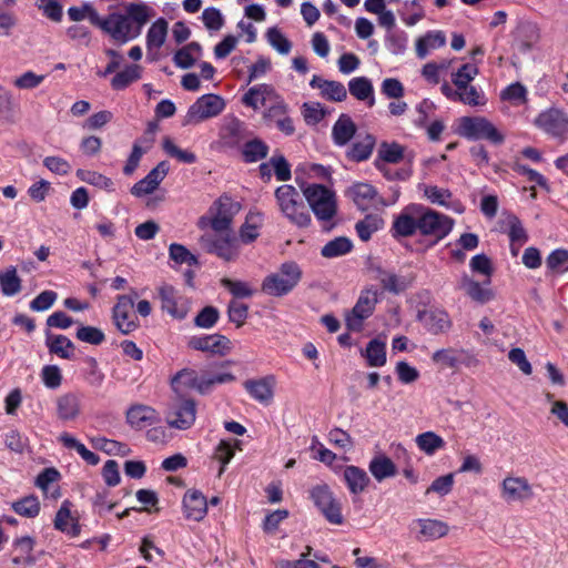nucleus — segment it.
I'll list each match as a JSON object with an SVG mask.
<instances>
[{
    "label": "nucleus",
    "instance_id": "nucleus-1",
    "mask_svg": "<svg viewBox=\"0 0 568 568\" xmlns=\"http://www.w3.org/2000/svg\"><path fill=\"white\" fill-rule=\"evenodd\" d=\"M454 224V219L444 213L410 203L394 216L389 232L395 240L419 235L428 246H435L449 235Z\"/></svg>",
    "mask_w": 568,
    "mask_h": 568
},
{
    "label": "nucleus",
    "instance_id": "nucleus-2",
    "mask_svg": "<svg viewBox=\"0 0 568 568\" xmlns=\"http://www.w3.org/2000/svg\"><path fill=\"white\" fill-rule=\"evenodd\" d=\"M153 16L154 10L145 2H129L123 11H113L104 17L92 12L91 23L123 45L138 39Z\"/></svg>",
    "mask_w": 568,
    "mask_h": 568
},
{
    "label": "nucleus",
    "instance_id": "nucleus-3",
    "mask_svg": "<svg viewBox=\"0 0 568 568\" xmlns=\"http://www.w3.org/2000/svg\"><path fill=\"white\" fill-rule=\"evenodd\" d=\"M303 195L323 230L329 232L338 210L335 192L323 184L312 183L303 189Z\"/></svg>",
    "mask_w": 568,
    "mask_h": 568
},
{
    "label": "nucleus",
    "instance_id": "nucleus-4",
    "mask_svg": "<svg viewBox=\"0 0 568 568\" xmlns=\"http://www.w3.org/2000/svg\"><path fill=\"white\" fill-rule=\"evenodd\" d=\"M274 196L280 212L291 224L300 229L311 225V214L298 191L293 185L283 184L278 186Z\"/></svg>",
    "mask_w": 568,
    "mask_h": 568
},
{
    "label": "nucleus",
    "instance_id": "nucleus-5",
    "mask_svg": "<svg viewBox=\"0 0 568 568\" xmlns=\"http://www.w3.org/2000/svg\"><path fill=\"white\" fill-rule=\"evenodd\" d=\"M302 274V270L296 262H284L281 264L278 272L264 277L261 288L270 296L283 297L297 286Z\"/></svg>",
    "mask_w": 568,
    "mask_h": 568
},
{
    "label": "nucleus",
    "instance_id": "nucleus-6",
    "mask_svg": "<svg viewBox=\"0 0 568 568\" xmlns=\"http://www.w3.org/2000/svg\"><path fill=\"white\" fill-rule=\"evenodd\" d=\"M457 133L469 141L486 140L494 145L505 142L504 133L487 118L479 115L460 118Z\"/></svg>",
    "mask_w": 568,
    "mask_h": 568
},
{
    "label": "nucleus",
    "instance_id": "nucleus-7",
    "mask_svg": "<svg viewBox=\"0 0 568 568\" xmlns=\"http://www.w3.org/2000/svg\"><path fill=\"white\" fill-rule=\"evenodd\" d=\"M379 291L369 286L364 288L354 307L345 316V324L351 332H361L363 329L364 321L371 317L379 302Z\"/></svg>",
    "mask_w": 568,
    "mask_h": 568
},
{
    "label": "nucleus",
    "instance_id": "nucleus-8",
    "mask_svg": "<svg viewBox=\"0 0 568 568\" xmlns=\"http://www.w3.org/2000/svg\"><path fill=\"white\" fill-rule=\"evenodd\" d=\"M310 498L329 524L342 525L344 523L341 503L335 498L328 485L313 486L310 489Z\"/></svg>",
    "mask_w": 568,
    "mask_h": 568
},
{
    "label": "nucleus",
    "instance_id": "nucleus-9",
    "mask_svg": "<svg viewBox=\"0 0 568 568\" xmlns=\"http://www.w3.org/2000/svg\"><path fill=\"white\" fill-rule=\"evenodd\" d=\"M196 419V403L190 397H176L166 412V423L171 428L185 430L191 428Z\"/></svg>",
    "mask_w": 568,
    "mask_h": 568
},
{
    "label": "nucleus",
    "instance_id": "nucleus-10",
    "mask_svg": "<svg viewBox=\"0 0 568 568\" xmlns=\"http://www.w3.org/2000/svg\"><path fill=\"white\" fill-rule=\"evenodd\" d=\"M225 109V101L222 97L214 93H206L196 99L189 108L186 118L191 123H199L204 120L215 118Z\"/></svg>",
    "mask_w": 568,
    "mask_h": 568
},
{
    "label": "nucleus",
    "instance_id": "nucleus-11",
    "mask_svg": "<svg viewBox=\"0 0 568 568\" xmlns=\"http://www.w3.org/2000/svg\"><path fill=\"white\" fill-rule=\"evenodd\" d=\"M250 132L246 124L237 118L226 119L219 132L217 143L224 150H239Z\"/></svg>",
    "mask_w": 568,
    "mask_h": 568
},
{
    "label": "nucleus",
    "instance_id": "nucleus-12",
    "mask_svg": "<svg viewBox=\"0 0 568 568\" xmlns=\"http://www.w3.org/2000/svg\"><path fill=\"white\" fill-rule=\"evenodd\" d=\"M134 298L130 295H119L112 310V318L116 328L124 335L135 331L139 322L134 313Z\"/></svg>",
    "mask_w": 568,
    "mask_h": 568
},
{
    "label": "nucleus",
    "instance_id": "nucleus-13",
    "mask_svg": "<svg viewBox=\"0 0 568 568\" xmlns=\"http://www.w3.org/2000/svg\"><path fill=\"white\" fill-rule=\"evenodd\" d=\"M158 294L163 312L180 321L186 317L189 307L186 305L185 298L173 285L166 283L160 285L158 288Z\"/></svg>",
    "mask_w": 568,
    "mask_h": 568
},
{
    "label": "nucleus",
    "instance_id": "nucleus-14",
    "mask_svg": "<svg viewBox=\"0 0 568 568\" xmlns=\"http://www.w3.org/2000/svg\"><path fill=\"white\" fill-rule=\"evenodd\" d=\"M346 195L353 200L361 211H367L377 204L387 206L386 202L378 195L377 190L368 183H354L347 189Z\"/></svg>",
    "mask_w": 568,
    "mask_h": 568
},
{
    "label": "nucleus",
    "instance_id": "nucleus-15",
    "mask_svg": "<svg viewBox=\"0 0 568 568\" xmlns=\"http://www.w3.org/2000/svg\"><path fill=\"white\" fill-rule=\"evenodd\" d=\"M202 241L209 253L215 254L226 262L235 261L239 257L240 247L233 235L203 237Z\"/></svg>",
    "mask_w": 568,
    "mask_h": 568
},
{
    "label": "nucleus",
    "instance_id": "nucleus-16",
    "mask_svg": "<svg viewBox=\"0 0 568 568\" xmlns=\"http://www.w3.org/2000/svg\"><path fill=\"white\" fill-rule=\"evenodd\" d=\"M170 387L176 397H186L191 390L201 394L202 374L192 368H182L171 376Z\"/></svg>",
    "mask_w": 568,
    "mask_h": 568
},
{
    "label": "nucleus",
    "instance_id": "nucleus-17",
    "mask_svg": "<svg viewBox=\"0 0 568 568\" xmlns=\"http://www.w3.org/2000/svg\"><path fill=\"white\" fill-rule=\"evenodd\" d=\"M417 320L433 335L447 333L453 326L449 314L438 307L418 311Z\"/></svg>",
    "mask_w": 568,
    "mask_h": 568
},
{
    "label": "nucleus",
    "instance_id": "nucleus-18",
    "mask_svg": "<svg viewBox=\"0 0 568 568\" xmlns=\"http://www.w3.org/2000/svg\"><path fill=\"white\" fill-rule=\"evenodd\" d=\"M501 497L507 503H521L531 499L534 490L525 477L508 476L501 481Z\"/></svg>",
    "mask_w": 568,
    "mask_h": 568
},
{
    "label": "nucleus",
    "instance_id": "nucleus-19",
    "mask_svg": "<svg viewBox=\"0 0 568 568\" xmlns=\"http://www.w3.org/2000/svg\"><path fill=\"white\" fill-rule=\"evenodd\" d=\"M169 30V22L160 17L152 22L146 31L145 45H146V58L150 62H154L159 59V51L165 43Z\"/></svg>",
    "mask_w": 568,
    "mask_h": 568
},
{
    "label": "nucleus",
    "instance_id": "nucleus-20",
    "mask_svg": "<svg viewBox=\"0 0 568 568\" xmlns=\"http://www.w3.org/2000/svg\"><path fill=\"white\" fill-rule=\"evenodd\" d=\"M535 124L552 136H560L568 129V116L561 110L550 108L537 115Z\"/></svg>",
    "mask_w": 568,
    "mask_h": 568
},
{
    "label": "nucleus",
    "instance_id": "nucleus-21",
    "mask_svg": "<svg viewBox=\"0 0 568 568\" xmlns=\"http://www.w3.org/2000/svg\"><path fill=\"white\" fill-rule=\"evenodd\" d=\"M237 204L229 196H221L214 202L215 213L211 219V227L215 232H226L230 230L233 216L237 211Z\"/></svg>",
    "mask_w": 568,
    "mask_h": 568
},
{
    "label": "nucleus",
    "instance_id": "nucleus-22",
    "mask_svg": "<svg viewBox=\"0 0 568 568\" xmlns=\"http://www.w3.org/2000/svg\"><path fill=\"white\" fill-rule=\"evenodd\" d=\"M264 118L270 124L275 125V128L285 135L290 136L294 134V121L288 115V106L283 100H278L268 106L265 110Z\"/></svg>",
    "mask_w": 568,
    "mask_h": 568
},
{
    "label": "nucleus",
    "instance_id": "nucleus-23",
    "mask_svg": "<svg viewBox=\"0 0 568 568\" xmlns=\"http://www.w3.org/2000/svg\"><path fill=\"white\" fill-rule=\"evenodd\" d=\"M243 387L254 400L268 405L274 396L275 378L273 375H267L261 378L246 379Z\"/></svg>",
    "mask_w": 568,
    "mask_h": 568
},
{
    "label": "nucleus",
    "instance_id": "nucleus-24",
    "mask_svg": "<svg viewBox=\"0 0 568 568\" xmlns=\"http://www.w3.org/2000/svg\"><path fill=\"white\" fill-rule=\"evenodd\" d=\"M192 349L224 355L230 349V339L221 334L192 336L189 341Z\"/></svg>",
    "mask_w": 568,
    "mask_h": 568
},
{
    "label": "nucleus",
    "instance_id": "nucleus-25",
    "mask_svg": "<svg viewBox=\"0 0 568 568\" xmlns=\"http://www.w3.org/2000/svg\"><path fill=\"white\" fill-rule=\"evenodd\" d=\"M183 513L186 519L201 521L207 514L206 497L196 489H189L183 496Z\"/></svg>",
    "mask_w": 568,
    "mask_h": 568
},
{
    "label": "nucleus",
    "instance_id": "nucleus-26",
    "mask_svg": "<svg viewBox=\"0 0 568 568\" xmlns=\"http://www.w3.org/2000/svg\"><path fill=\"white\" fill-rule=\"evenodd\" d=\"M357 126L353 119L342 113L335 121L332 128V140L336 146H346L355 136Z\"/></svg>",
    "mask_w": 568,
    "mask_h": 568
},
{
    "label": "nucleus",
    "instance_id": "nucleus-27",
    "mask_svg": "<svg viewBox=\"0 0 568 568\" xmlns=\"http://www.w3.org/2000/svg\"><path fill=\"white\" fill-rule=\"evenodd\" d=\"M158 420L156 410L148 405H133L126 412V422L135 429H144Z\"/></svg>",
    "mask_w": 568,
    "mask_h": 568
},
{
    "label": "nucleus",
    "instance_id": "nucleus-28",
    "mask_svg": "<svg viewBox=\"0 0 568 568\" xmlns=\"http://www.w3.org/2000/svg\"><path fill=\"white\" fill-rule=\"evenodd\" d=\"M81 413V395L69 392L57 398V415L63 422L74 420Z\"/></svg>",
    "mask_w": 568,
    "mask_h": 568
},
{
    "label": "nucleus",
    "instance_id": "nucleus-29",
    "mask_svg": "<svg viewBox=\"0 0 568 568\" xmlns=\"http://www.w3.org/2000/svg\"><path fill=\"white\" fill-rule=\"evenodd\" d=\"M376 273V278L379 281L383 291L393 295H399L410 286V281L406 276L397 275L382 267H377Z\"/></svg>",
    "mask_w": 568,
    "mask_h": 568
},
{
    "label": "nucleus",
    "instance_id": "nucleus-30",
    "mask_svg": "<svg viewBox=\"0 0 568 568\" xmlns=\"http://www.w3.org/2000/svg\"><path fill=\"white\" fill-rule=\"evenodd\" d=\"M343 480L352 495L362 494L369 485V477L367 473L354 465H348L343 470Z\"/></svg>",
    "mask_w": 568,
    "mask_h": 568
},
{
    "label": "nucleus",
    "instance_id": "nucleus-31",
    "mask_svg": "<svg viewBox=\"0 0 568 568\" xmlns=\"http://www.w3.org/2000/svg\"><path fill=\"white\" fill-rule=\"evenodd\" d=\"M70 501L64 500L55 514L54 528L70 537H77L81 532L80 524L71 517Z\"/></svg>",
    "mask_w": 568,
    "mask_h": 568
},
{
    "label": "nucleus",
    "instance_id": "nucleus-32",
    "mask_svg": "<svg viewBox=\"0 0 568 568\" xmlns=\"http://www.w3.org/2000/svg\"><path fill=\"white\" fill-rule=\"evenodd\" d=\"M376 144V139L373 134H365L359 136L354 143L349 145L346 151V158L353 162H363L371 158Z\"/></svg>",
    "mask_w": 568,
    "mask_h": 568
},
{
    "label": "nucleus",
    "instance_id": "nucleus-33",
    "mask_svg": "<svg viewBox=\"0 0 568 568\" xmlns=\"http://www.w3.org/2000/svg\"><path fill=\"white\" fill-rule=\"evenodd\" d=\"M60 473L53 468H44L36 478V486L40 488L47 498L57 499L60 497V488L57 485Z\"/></svg>",
    "mask_w": 568,
    "mask_h": 568
},
{
    "label": "nucleus",
    "instance_id": "nucleus-34",
    "mask_svg": "<svg viewBox=\"0 0 568 568\" xmlns=\"http://www.w3.org/2000/svg\"><path fill=\"white\" fill-rule=\"evenodd\" d=\"M515 39L523 51H529L540 39L539 27L535 22L523 21L517 26Z\"/></svg>",
    "mask_w": 568,
    "mask_h": 568
},
{
    "label": "nucleus",
    "instance_id": "nucleus-35",
    "mask_svg": "<svg viewBox=\"0 0 568 568\" xmlns=\"http://www.w3.org/2000/svg\"><path fill=\"white\" fill-rule=\"evenodd\" d=\"M368 470L378 483L392 478L397 474L395 463L384 454H378L371 459Z\"/></svg>",
    "mask_w": 568,
    "mask_h": 568
},
{
    "label": "nucleus",
    "instance_id": "nucleus-36",
    "mask_svg": "<svg viewBox=\"0 0 568 568\" xmlns=\"http://www.w3.org/2000/svg\"><path fill=\"white\" fill-rule=\"evenodd\" d=\"M264 214L260 211H250L246 215L245 222L240 227V240L244 244L254 242L260 236Z\"/></svg>",
    "mask_w": 568,
    "mask_h": 568
},
{
    "label": "nucleus",
    "instance_id": "nucleus-37",
    "mask_svg": "<svg viewBox=\"0 0 568 568\" xmlns=\"http://www.w3.org/2000/svg\"><path fill=\"white\" fill-rule=\"evenodd\" d=\"M45 345L51 354H55L60 358L71 359L74 356V344L64 335H52L48 331L45 333Z\"/></svg>",
    "mask_w": 568,
    "mask_h": 568
},
{
    "label": "nucleus",
    "instance_id": "nucleus-38",
    "mask_svg": "<svg viewBox=\"0 0 568 568\" xmlns=\"http://www.w3.org/2000/svg\"><path fill=\"white\" fill-rule=\"evenodd\" d=\"M203 54L202 47L199 42L192 41L180 48L173 55L174 64L183 70L190 69L195 61Z\"/></svg>",
    "mask_w": 568,
    "mask_h": 568
},
{
    "label": "nucleus",
    "instance_id": "nucleus-39",
    "mask_svg": "<svg viewBox=\"0 0 568 568\" xmlns=\"http://www.w3.org/2000/svg\"><path fill=\"white\" fill-rule=\"evenodd\" d=\"M274 89L272 85L266 83H261L251 87L247 92L243 95L242 102L244 105L250 106L254 110L264 106L266 100L274 94Z\"/></svg>",
    "mask_w": 568,
    "mask_h": 568
},
{
    "label": "nucleus",
    "instance_id": "nucleus-40",
    "mask_svg": "<svg viewBox=\"0 0 568 568\" xmlns=\"http://www.w3.org/2000/svg\"><path fill=\"white\" fill-rule=\"evenodd\" d=\"M362 355L369 367H382L386 364V342L376 337L371 339Z\"/></svg>",
    "mask_w": 568,
    "mask_h": 568
},
{
    "label": "nucleus",
    "instance_id": "nucleus-41",
    "mask_svg": "<svg viewBox=\"0 0 568 568\" xmlns=\"http://www.w3.org/2000/svg\"><path fill=\"white\" fill-rule=\"evenodd\" d=\"M349 93L359 101H367L369 106L375 103L374 88L366 77H356L348 82Z\"/></svg>",
    "mask_w": 568,
    "mask_h": 568
},
{
    "label": "nucleus",
    "instance_id": "nucleus-42",
    "mask_svg": "<svg viewBox=\"0 0 568 568\" xmlns=\"http://www.w3.org/2000/svg\"><path fill=\"white\" fill-rule=\"evenodd\" d=\"M445 43L446 38L443 32L428 31L416 40V54L419 59H425L432 49L442 48Z\"/></svg>",
    "mask_w": 568,
    "mask_h": 568
},
{
    "label": "nucleus",
    "instance_id": "nucleus-43",
    "mask_svg": "<svg viewBox=\"0 0 568 568\" xmlns=\"http://www.w3.org/2000/svg\"><path fill=\"white\" fill-rule=\"evenodd\" d=\"M58 440L68 449H74L81 458L89 465L95 466L100 462V457L89 450L84 444H82L79 439H77L74 436L70 435L69 433H62Z\"/></svg>",
    "mask_w": 568,
    "mask_h": 568
},
{
    "label": "nucleus",
    "instance_id": "nucleus-44",
    "mask_svg": "<svg viewBox=\"0 0 568 568\" xmlns=\"http://www.w3.org/2000/svg\"><path fill=\"white\" fill-rule=\"evenodd\" d=\"M22 290V281L16 266H9L0 272V291L3 296L12 297Z\"/></svg>",
    "mask_w": 568,
    "mask_h": 568
},
{
    "label": "nucleus",
    "instance_id": "nucleus-45",
    "mask_svg": "<svg viewBox=\"0 0 568 568\" xmlns=\"http://www.w3.org/2000/svg\"><path fill=\"white\" fill-rule=\"evenodd\" d=\"M268 151V145L258 138L245 141L241 148L243 161L245 163H255L265 159Z\"/></svg>",
    "mask_w": 568,
    "mask_h": 568
},
{
    "label": "nucleus",
    "instance_id": "nucleus-46",
    "mask_svg": "<svg viewBox=\"0 0 568 568\" xmlns=\"http://www.w3.org/2000/svg\"><path fill=\"white\" fill-rule=\"evenodd\" d=\"M142 77V68L139 64H128L111 79L113 90L121 91Z\"/></svg>",
    "mask_w": 568,
    "mask_h": 568
},
{
    "label": "nucleus",
    "instance_id": "nucleus-47",
    "mask_svg": "<svg viewBox=\"0 0 568 568\" xmlns=\"http://www.w3.org/2000/svg\"><path fill=\"white\" fill-rule=\"evenodd\" d=\"M354 245L349 237L337 236L328 241L322 248L321 255L325 258H336L352 252Z\"/></svg>",
    "mask_w": 568,
    "mask_h": 568
},
{
    "label": "nucleus",
    "instance_id": "nucleus-48",
    "mask_svg": "<svg viewBox=\"0 0 568 568\" xmlns=\"http://www.w3.org/2000/svg\"><path fill=\"white\" fill-rule=\"evenodd\" d=\"M465 354L464 349H455L452 347L437 349L432 354L434 364L439 365L442 368H457L462 363V355Z\"/></svg>",
    "mask_w": 568,
    "mask_h": 568
},
{
    "label": "nucleus",
    "instance_id": "nucleus-49",
    "mask_svg": "<svg viewBox=\"0 0 568 568\" xmlns=\"http://www.w3.org/2000/svg\"><path fill=\"white\" fill-rule=\"evenodd\" d=\"M385 48L394 55H403L407 50L408 34L402 30L386 31L384 39Z\"/></svg>",
    "mask_w": 568,
    "mask_h": 568
},
{
    "label": "nucleus",
    "instance_id": "nucleus-50",
    "mask_svg": "<svg viewBox=\"0 0 568 568\" xmlns=\"http://www.w3.org/2000/svg\"><path fill=\"white\" fill-rule=\"evenodd\" d=\"M11 508L16 514L24 518H36L41 509L39 498L33 494L13 501Z\"/></svg>",
    "mask_w": 568,
    "mask_h": 568
},
{
    "label": "nucleus",
    "instance_id": "nucleus-51",
    "mask_svg": "<svg viewBox=\"0 0 568 568\" xmlns=\"http://www.w3.org/2000/svg\"><path fill=\"white\" fill-rule=\"evenodd\" d=\"M419 528L420 534L426 539H438L448 534L449 527L446 523L437 519L429 518H419L416 520Z\"/></svg>",
    "mask_w": 568,
    "mask_h": 568
},
{
    "label": "nucleus",
    "instance_id": "nucleus-52",
    "mask_svg": "<svg viewBox=\"0 0 568 568\" xmlns=\"http://www.w3.org/2000/svg\"><path fill=\"white\" fill-rule=\"evenodd\" d=\"M383 226V220L375 214H367L363 220L355 224L357 236L363 241L367 242L372 235L381 230Z\"/></svg>",
    "mask_w": 568,
    "mask_h": 568
},
{
    "label": "nucleus",
    "instance_id": "nucleus-53",
    "mask_svg": "<svg viewBox=\"0 0 568 568\" xmlns=\"http://www.w3.org/2000/svg\"><path fill=\"white\" fill-rule=\"evenodd\" d=\"M463 287L467 295L479 304H486L494 297V293L490 288L468 277L464 278Z\"/></svg>",
    "mask_w": 568,
    "mask_h": 568
},
{
    "label": "nucleus",
    "instance_id": "nucleus-54",
    "mask_svg": "<svg viewBox=\"0 0 568 568\" xmlns=\"http://www.w3.org/2000/svg\"><path fill=\"white\" fill-rule=\"evenodd\" d=\"M415 442L417 447L428 456L445 447V440L430 430L417 435Z\"/></svg>",
    "mask_w": 568,
    "mask_h": 568
},
{
    "label": "nucleus",
    "instance_id": "nucleus-55",
    "mask_svg": "<svg viewBox=\"0 0 568 568\" xmlns=\"http://www.w3.org/2000/svg\"><path fill=\"white\" fill-rule=\"evenodd\" d=\"M235 381L234 374L227 371H217L213 373H202V389L201 395H206L212 392L217 384H227Z\"/></svg>",
    "mask_w": 568,
    "mask_h": 568
},
{
    "label": "nucleus",
    "instance_id": "nucleus-56",
    "mask_svg": "<svg viewBox=\"0 0 568 568\" xmlns=\"http://www.w3.org/2000/svg\"><path fill=\"white\" fill-rule=\"evenodd\" d=\"M240 440H225L222 439L215 448V458L221 463L217 476L221 477L225 471L226 465L234 457V452L240 448Z\"/></svg>",
    "mask_w": 568,
    "mask_h": 568
},
{
    "label": "nucleus",
    "instance_id": "nucleus-57",
    "mask_svg": "<svg viewBox=\"0 0 568 568\" xmlns=\"http://www.w3.org/2000/svg\"><path fill=\"white\" fill-rule=\"evenodd\" d=\"M479 69L476 63H464L452 73V82L458 89H465L478 75Z\"/></svg>",
    "mask_w": 568,
    "mask_h": 568
},
{
    "label": "nucleus",
    "instance_id": "nucleus-58",
    "mask_svg": "<svg viewBox=\"0 0 568 568\" xmlns=\"http://www.w3.org/2000/svg\"><path fill=\"white\" fill-rule=\"evenodd\" d=\"M90 443L93 448L104 452L108 455H126L129 448L125 444L103 436L91 437Z\"/></svg>",
    "mask_w": 568,
    "mask_h": 568
},
{
    "label": "nucleus",
    "instance_id": "nucleus-59",
    "mask_svg": "<svg viewBox=\"0 0 568 568\" xmlns=\"http://www.w3.org/2000/svg\"><path fill=\"white\" fill-rule=\"evenodd\" d=\"M77 175L85 183L104 190L106 192H114V183L113 181L95 171H84L79 170Z\"/></svg>",
    "mask_w": 568,
    "mask_h": 568
},
{
    "label": "nucleus",
    "instance_id": "nucleus-60",
    "mask_svg": "<svg viewBox=\"0 0 568 568\" xmlns=\"http://www.w3.org/2000/svg\"><path fill=\"white\" fill-rule=\"evenodd\" d=\"M162 148L169 156L176 159L181 163L193 164L197 161L193 152L180 149L169 136L163 139Z\"/></svg>",
    "mask_w": 568,
    "mask_h": 568
},
{
    "label": "nucleus",
    "instance_id": "nucleus-61",
    "mask_svg": "<svg viewBox=\"0 0 568 568\" xmlns=\"http://www.w3.org/2000/svg\"><path fill=\"white\" fill-rule=\"evenodd\" d=\"M459 102L470 106H484L487 103V98L480 87L473 84L466 85L465 89H459Z\"/></svg>",
    "mask_w": 568,
    "mask_h": 568
},
{
    "label": "nucleus",
    "instance_id": "nucleus-62",
    "mask_svg": "<svg viewBox=\"0 0 568 568\" xmlns=\"http://www.w3.org/2000/svg\"><path fill=\"white\" fill-rule=\"evenodd\" d=\"M169 256L179 265L187 264L189 266H197L200 264L197 256L179 243H172L169 246Z\"/></svg>",
    "mask_w": 568,
    "mask_h": 568
},
{
    "label": "nucleus",
    "instance_id": "nucleus-63",
    "mask_svg": "<svg viewBox=\"0 0 568 568\" xmlns=\"http://www.w3.org/2000/svg\"><path fill=\"white\" fill-rule=\"evenodd\" d=\"M221 285L226 288L234 298H250L254 295V288L247 282L224 277Z\"/></svg>",
    "mask_w": 568,
    "mask_h": 568
},
{
    "label": "nucleus",
    "instance_id": "nucleus-64",
    "mask_svg": "<svg viewBox=\"0 0 568 568\" xmlns=\"http://www.w3.org/2000/svg\"><path fill=\"white\" fill-rule=\"evenodd\" d=\"M266 39L270 45L280 54L285 55L290 53L292 43L277 27H272L267 30Z\"/></svg>",
    "mask_w": 568,
    "mask_h": 568
}]
</instances>
